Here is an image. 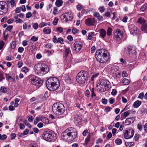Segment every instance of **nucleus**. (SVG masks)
<instances>
[{
    "instance_id": "1",
    "label": "nucleus",
    "mask_w": 147,
    "mask_h": 147,
    "mask_svg": "<svg viewBox=\"0 0 147 147\" xmlns=\"http://www.w3.org/2000/svg\"><path fill=\"white\" fill-rule=\"evenodd\" d=\"M108 51L104 49H101L97 51L95 57L97 61L103 64L108 61L109 58L107 56Z\"/></svg>"
},
{
    "instance_id": "2",
    "label": "nucleus",
    "mask_w": 147,
    "mask_h": 147,
    "mask_svg": "<svg viewBox=\"0 0 147 147\" xmlns=\"http://www.w3.org/2000/svg\"><path fill=\"white\" fill-rule=\"evenodd\" d=\"M52 109L53 113L57 115H63L65 116L67 114V113L65 112L64 106L60 102L54 103L53 105Z\"/></svg>"
},
{
    "instance_id": "3",
    "label": "nucleus",
    "mask_w": 147,
    "mask_h": 147,
    "mask_svg": "<svg viewBox=\"0 0 147 147\" xmlns=\"http://www.w3.org/2000/svg\"><path fill=\"white\" fill-rule=\"evenodd\" d=\"M34 69L35 72L41 76L46 74L49 70L48 66L45 64H37L35 65Z\"/></svg>"
},
{
    "instance_id": "4",
    "label": "nucleus",
    "mask_w": 147,
    "mask_h": 147,
    "mask_svg": "<svg viewBox=\"0 0 147 147\" xmlns=\"http://www.w3.org/2000/svg\"><path fill=\"white\" fill-rule=\"evenodd\" d=\"M42 137L45 141L51 142L55 141L57 138L56 135L53 131L50 130H46L43 132Z\"/></svg>"
},
{
    "instance_id": "5",
    "label": "nucleus",
    "mask_w": 147,
    "mask_h": 147,
    "mask_svg": "<svg viewBox=\"0 0 147 147\" xmlns=\"http://www.w3.org/2000/svg\"><path fill=\"white\" fill-rule=\"evenodd\" d=\"M29 81L33 85L37 86L38 88L40 86L42 83V81L40 78L34 76H32L30 78Z\"/></svg>"
},
{
    "instance_id": "6",
    "label": "nucleus",
    "mask_w": 147,
    "mask_h": 147,
    "mask_svg": "<svg viewBox=\"0 0 147 147\" xmlns=\"http://www.w3.org/2000/svg\"><path fill=\"white\" fill-rule=\"evenodd\" d=\"M67 132L70 141L74 140L77 137V133L76 130L74 128L71 127L68 128L66 130Z\"/></svg>"
},
{
    "instance_id": "7",
    "label": "nucleus",
    "mask_w": 147,
    "mask_h": 147,
    "mask_svg": "<svg viewBox=\"0 0 147 147\" xmlns=\"http://www.w3.org/2000/svg\"><path fill=\"white\" fill-rule=\"evenodd\" d=\"M71 52L70 49L69 47H65L63 58L67 61L69 62L71 58L72 55L71 54Z\"/></svg>"
},
{
    "instance_id": "8",
    "label": "nucleus",
    "mask_w": 147,
    "mask_h": 147,
    "mask_svg": "<svg viewBox=\"0 0 147 147\" xmlns=\"http://www.w3.org/2000/svg\"><path fill=\"white\" fill-rule=\"evenodd\" d=\"M61 18H63V20H65V22L70 21L73 19V16L71 11L62 14Z\"/></svg>"
},
{
    "instance_id": "9",
    "label": "nucleus",
    "mask_w": 147,
    "mask_h": 147,
    "mask_svg": "<svg viewBox=\"0 0 147 147\" xmlns=\"http://www.w3.org/2000/svg\"><path fill=\"white\" fill-rule=\"evenodd\" d=\"M134 131L132 129H129L126 130L124 134L123 137L125 139L131 138L134 135Z\"/></svg>"
},
{
    "instance_id": "10",
    "label": "nucleus",
    "mask_w": 147,
    "mask_h": 147,
    "mask_svg": "<svg viewBox=\"0 0 147 147\" xmlns=\"http://www.w3.org/2000/svg\"><path fill=\"white\" fill-rule=\"evenodd\" d=\"M52 77L48 79L46 81V83L47 87L48 89L51 91H53L55 90H54L53 85Z\"/></svg>"
},
{
    "instance_id": "11",
    "label": "nucleus",
    "mask_w": 147,
    "mask_h": 147,
    "mask_svg": "<svg viewBox=\"0 0 147 147\" xmlns=\"http://www.w3.org/2000/svg\"><path fill=\"white\" fill-rule=\"evenodd\" d=\"M73 49L76 52H79L82 47V45L81 43L78 41L75 42L73 45Z\"/></svg>"
},
{
    "instance_id": "12",
    "label": "nucleus",
    "mask_w": 147,
    "mask_h": 147,
    "mask_svg": "<svg viewBox=\"0 0 147 147\" xmlns=\"http://www.w3.org/2000/svg\"><path fill=\"white\" fill-rule=\"evenodd\" d=\"M135 50L136 48L134 47L128 46L125 48L124 51L126 53L130 55L131 54H135L136 53Z\"/></svg>"
},
{
    "instance_id": "13",
    "label": "nucleus",
    "mask_w": 147,
    "mask_h": 147,
    "mask_svg": "<svg viewBox=\"0 0 147 147\" xmlns=\"http://www.w3.org/2000/svg\"><path fill=\"white\" fill-rule=\"evenodd\" d=\"M53 85V86L54 90H57L60 86V82L58 79L55 77H52Z\"/></svg>"
},
{
    "instance_id": "14",
    "label": "nucleus",
    "mask_w": 147,
    "mask_h": 147,
    "mask_svg": "<svg viewBox=\"0 0 147 147\" xmlns=\"http://www.w3.org/2000/svg\"><path fill=\"white\" fill-rule=\"evenodd\" d=\"M129 29L131 33L132 34H136L138 33L139 29L134 24H132L130 25Z\"/></svg>"
},
{
    "instance_id": "15",
    "label": "nucleus",
    "mask_w": 147,
    "mask_h": 147,
    "mask_svg": "<svg viewBox=\"0 0 147 147\" xmlns=\"http://www.w3.org/2000/svg\"><path fill=\"white\" fill-rule=\"evenodd\" d=\"M99 85L102 87L104 86L107 89H109L110 88V82L105 79L102 80L100 82Z\"/></svg>"
},
{
    "instance_id": "16",
    "label": "nucleus",
    "mask_w": 147,
    "mask_h": 147,
    "mask_svg": "<svg viewBox=\"0 0 147 147\" xmlns=\"http://www.w3.org/2000/svg\"><path fill=\"white\" fill-rule=\"evenodd\" d=\"M95 22L94 18H89L86 20L85 24L88 26H93Z\"/></svg>"
},
{
    "instance_id": "17",
    "label": "nucleus",
    "mask_w": 147,
    "mask_h": 147,
    "mask_svg": "<svg viewBox=\"0 0 147 147\" xmlns=\"http://www.w3.org/2000/svg\"><path fill=\"white\" fill-rule=\"evenodd\" d=\"M114 35L117 40H119L122 37V32L120 30H117L114 33Z\"/></svg>"
},
{
    "instance_id": "18",
    "label": "nucleus",
    "mask_w": 147,
    "mask_h": 147,
    "mask_svg": "<svg viewBox=\"0 0 147 147\" xmlns=\"http://www.w3.org/2000/svg\"><path fill=\"white\" fill-rule=\"evenodd\" d=\"M61 138L62 139L65 140L66 141H71L69 137V136L67 132L65 131H64L61 134Z\"/></svg>"
},
{
    "instance_id": "19",
    "label": "nucleus",
    "mask_w": 147,
    "mask_h": 147,
    "mask_svg": "<svg viewBox=\"0 0 147 147\" xmlns=\"http://www.w3.org/2000/svg\"><path fill=\"white\" fill-rule=\"evenodd\" d=\"M78 74L80 75V76L83 77L86 80H87L88 79L89 76V74L86 71H80Z\"/></svg>"
},
{
    "instance_id": "20",
    "label": "nucleus",
    "mask_w": 147,
    "mask_h": 147,
    "mask_svg": "<svg viewBox=\"0 0 147 147\" xmlns=\"http://www.w3.org/2000/svg\"><path fill=\"white\" fill-rule=\"evenodd\" d=\"M76 80L77 82L80 84H84L86 81L84 78L78 74L76 77Z\"/></svg>"
},
{
    "instance_id": "21",
    "label": "nucleus",
    "mask_w": 147,
    "mask_h": 147,
    "mask_svg": "<svg viewBox=\"0 0 147 147\" xmlns=\"http://www.w3.org/2000/svg\"><path fill=\"white\" fill-rule=\"evenodd\" d=\"M119 67L117 66H113L112 67L110 70L111 73L113 74H119L118 71Z\"/></svg>"
},
{
    "instance_id": "22",
    "label": "nucleus",
    "mask_w": 147,
    "mask_h": 147,
    "mask_svg": "<svg viewBox=\"0 0 147 147\" xmlns=\"http://www.w3.org/2000/svg\"><path fill=\"white\" fill-rule=\"evenodd\" d=\"M134 118L133 117L127 118L125 122L126 125H130L131 122L133 123L134 121Z\"/></svg>"
},
{
    "instance_id": "23",
    "label": "nucleus",
    "mask_w": 147,
    "mask_h": 147,
    "mask_svg": "<svg viewBox=\"0 0 147 147\" xmlns=\"http://www.w3.org/2000/svg\"><path fill=\"white\" fill-rule=\"evenodd\" d=\"M8 9V6L7 3L3 1L0 2V9Z\"/></svg>"
},
{
    "instance_id": "24",
    "label": "nucleus",
    "mask_w": 147,
    "mask_h": 147,
    "mask_svg": "<svg viewBox=\"0 0 147 147\" xmlns=\"http://www.w3.org/2000/svg\"><path fill=\"white\" fill-rule=\"evenodd\" d=\"M100 37L102 38H104L106 35V31L103 29H101L99 31Z\"/></svg>"
},
{
    "instance_id": "25",
    "label": "nucleus",
    "mask_w": 147,
    "mask_h": 147,
    "mask_svg": "<svg viewBox=\"0 0 147 147\" xmlns=\"http://www.w3.org/2000/svg\"><path fill=\"white\" fill-rule=\"evenodd\" d=\"M105 16L107 17H110L111 16L112 17V18H115V12H112L111 11H107L105 13Z\"/></svg>"
},
{
    "instance_id": "26",
    "label": "nucleus",
    "mask_w": 147,
    "mask_h": 147,
    "mask_svg": "<svg viewBox=\"0 0 147 147\" xmlns=\"http://www.w3.org/2000/svg\"><path fill=\"white\" fill-rule=\"evenodd\" d=\"M142 102L138 100L135 102L133 105L134 107V108H138L141 104Z\"/></svg>"
},
{
    "instance_id": "27",
    "label": "nucleus",
    "mask_w": 147,
    "mask_h": 147,
    "mask_svg": "<svg viewBox=\"0 0 147 147\" xmlns=\"http://www.w3.org/2000/svg\"><path fill=\"white\" fill-rule=\"evenodd\" d=\"M142 30L145 33L147 32V24H144L142 26Z\"/></svg>"
},
{
    "instance_id": "28",
    "label": "nucleus",
    "mask_w": 147,
    "mask_h": 147,
    "mask_svg": "<svg viewBox=\"0 0 147 147\" xmlns=\"http://www.w3.org/2000/svg\"><path fill=\"white\" fill-rule=\"evenodd\" d=\"M121 82L123 85H128L130 83L129 80L126 78H124Z\"/></svg>"
},
{
    "instance_id": "29",
    "label": "nucleus",
    "mask_w": 147,
    "mask_h": 147,
    "mask_svg": "<svg viewBox=\"0 0 147 147\" xmlns=\"http://www.w3.org/2000/svg\"><path fill=\"white\" fill-rule=\"evenodd\" d=\"M137 22L140 24H142L146 22V21L143 18L141 17L139 18Z\"/></svg>"
},
{
    "instance_id": "30",
    "label": "nucleus",
    "mask_w": 147,
    "mask_h": 147,
    "mask_svg": "<svg viewBox=\"0 0 147 147\" xmlns=\"http://www.w3.org/2000/svg\"><path fill=\"white\" fill-rule=\"evenodd\" d=\"M49 25L50 26L49 22L45 23L44 22H41L39 25V27L40 28H42L44 26Z\"/></svg>"
},
{
    "instance_id": "31",
    "label": "nucleus",
    "mask_w": 147,
    "mask_h": 147,
    "mask_svg": "<svg viewBox=\"0 0 147 147\" xmlns=\"http://www.w3.org/2000/svg\"><path fill=\"white\" fill-rule=\"evenodd\" d=\"M63 3L62 0H57L55 2V4L57 7H60L62 5Z\"/></svg>"
},
{
    "instance_id": "32",
    "label": "nucleus",
    "mask_w": 147,
    "mask_h": 147,
    "mask_svg": "<svg viewBox=\"0 0 147 147\" xmlns=\"http://www.w3.org/2000/svg\"><path fill=\"white\" fill-rule=\"evenodd\" d=\"M43 32L45 34H50L51 32V30L50 29H47L45 28L43 29Z\"/></svg>"
},
{
    "instance_id": "33",
    "label": "nucleus",
    "mask_w": 147,
    "mask_h": 147,
    "mask_svg": "<svg viewBox=\"0 0 147 147\" xmlns=\"http://www.w3.org/2000/svg\"><path fill=\"white\" fill-rule=\"evenodd\" d=\"M100 88H98V90H99V91L100 92H105L106 90H108L109 89H107V88H103V87L100 86Z\"/></svg>"
},
{
    "instance_id": "34",
    "label": "nucleus",
    "mask_w": 147,
    "mask_h": 147,
    "mask_svg": "<svg viewBox=\"0 0 147 147\" xmlns=\"http://www.w3.org/2000/svg\"><path fill=\"white\" fill-rule=\"evenodd\" d=\"M112 29L111 28L108 27L107 31V34L108 36H110L112 34Z\"/></svg>"
},
{
    "instance_id": "35",
    "label": "nucleus",
    "mask_w": 147,
    "mask_h": 147,
    "mask_svg": "<svg viewBox=\"0 0 147 147\" xmlns=\"http://www.w3.org/2000/svg\"><path fill=\"white\" fill-rule=\"evenodd\" d=\"M91 93V96L92 98H93L94 97L96 96V95L94 92V88H92L90 89Z\"/></svg>"
},
{
    "instance_id": "36",
    "label": "nucleus",
    "mask_w": 147,
    "mask_h": 147,
    "mask_svg": "<svg viewBox=\"0 0 147 147\" xmlns=\"http://www.w3.org/2000/svg\"><path fill=\"white\" fill-rule=\"evenodd\" d=\"M99 73H97L94 74L91 78V80L93 81L94 80V78H96L98 75Z\"/></svg>"
},
{
    "instance_id": "37",
    "label": "nucleus",
    "mask_w": 147,
    "mask_h": 147,
    "mask_svg": "<svg viewBox=\"0 0 147 147\" xmlns=\"http://www.w3.org/2000/svg\"><path fill=\"white\" fill-rule=\"evenodd\" d=\"M23 123L29 128H32V125L29 123L28 122L27 120H25L24 121Z\"/></svg>"
},
{
    "instance_id": "38",
    "label": "nucleus",
    "mask_w": 147,
    "mask_h": 147,
    "mask_svg": "<svg viewBox=\"0 0 147 147\" xmlns=\"http://www.w3.org/2000/svg\"><path fill=\"white\" fill-rule=\"evenodd\" d=\"M131 112V110H128L126 112H124L123 113V114L125 116V117H127L128 116Z\"/></svg>"
},
{
    "instance_id": "39",
    "label": "nucleus",
    "mask_w": 147,
    "mask_h": 147,
    "mask_svg": "<svg viewBox=\"0 0 147 147\" xmlns=\"http://www.w3.org/2000/svg\"><path fill=\"white\" fill-rule=\"evenodd\" d=\"M115 143L117 145H120L122 143V140L119 138L117 139L115 141Z\"/></svg>"
},
{
    "instance_id": "40",
    "label": "nucleus",
    "mask_w": 147,
    "mask_h": 147,
    "mask_svg": "<svg viewBox=\"0 0 147 147\" xmlns=\"http://www.w3.org/2000/svg\"><path fill=\"white\" fill-rule=\"evenodd\" d=\"M134 143L133 142H125V144L126 147H130L132 146L133 145Z\"/></svg>"
},
{
    "instance_id": "41",
    "label": "nucleus",
    "mask_w": 147,
    "mask_h": 147,
    "mask_svg": "<svg viewBox=\"0 0 147 147\" xmlns=\"http://www.w3.org/2000/svg\"><path fill=\"white\" fill-rule=\"evenodd\" d=\"M7 137L6 135L5 134L1 135V134H0V140H3L6 139Z\"/></svg>"
},
{
    "instance_id": "42",
    "label": "nucleus",
    "mask_w": 147,
    "mask_h": 147,
    "mask_svg": "<svg viewBox=\"0 0 147 147\" xmlns=\"http://www.w3.org/2000/svg\"><path fill=\"white\" fill-rule=\"evenodd\" d=\"M94 32H90L89 33V34L88 36V39L91 40L92 38V36L94 35Z\"/></svg>"
},
{
    "instance_id": "43",
    "label": "nucleus",
    "mask_w": 147,
    "mask_h": 147,
    "mask_svg": "<svg viewBox=\"0 0 147 147\" xmlns=\"http://www.w3.org/2000/svg\"><path fill=\"white\" fill-rule=\"evenodd\" d=\"M90 136L88 135L87 136V138L85 140V143L86 144H87L90 140Z\"/></svg>"
},
{
    "instance_id": "44",
    "label": "nucleus",
    "mask_w": 147,
    "mask_h": 147,
    "mask_svg": "<svg viewBox=\"0 0 147 147\" xmlns=\"http://www.w3.org/2000/svg\"><path fill=\"white\" fill-rule=\"evenodd\" d=\"M22 71L24 72L25 73H27L29 71L28 68L26 67H24L22 68Z\"/></svg>"
},
{
    "instance_id": "45",
    "label": "nucleus",
    "mask_w": 147,
    "mask_h": 147,
    "mask_svg": "<svg viewBox=\"0 0 147 147\" xmlns=\"http://www.w3.org/2000/svg\"><path fill=\"white\" fill-rule=\"evenodd\" d=\"M32 26L33 28L35 30L37 29L38 26V24L37 23H34L32 24Z\"/></svg>"
},
{
    "instance_id": "46",
    "label": "nucleus",
    "mask_w": 147,
    "mask_h": 147,
    "mask_svg": "<svg viewBox=\"0 0 147 147\" xmlns=\"http://www.w3.org/2000/svg\"><path fill=\"white\" fill-rule=\"evenodd\" d=\"M57 31L59 33L62 32L63 31V28L61 27H59L57 28Z\"/></svg>"
},
{
    "instance_id": "47",
    "label": "nucleus",
    "mask_w": 147,
    "mask_h": 147,
    "mask_svg": "<svg viewBox=\"0 0 147 147\" xmlns=\"http://www.w3.org/2000/svg\"><path fill=\"white\" fill-rule=\"evenodd\" d=\"M29 132V130L26 129L21 134V135L23 136H25Z\"/></svg>"
},
{
    "instance_id": "48",
    "label": "nucleus",
    "mask_w": 147,
    "mask_h": 147,
    "mask_svg": "<svg viewBox=\"0 0 147 147\" xmlns=\"http://www.w3.org/2000/svg\"><path fill=\"white\" fill-rule=\"evenodd\" d=\"M53 46V45L51 43H48L45 45V47L48 49H51Z\"/></svg>"
},
{
    "instance_id": "49",
    "label": "nucleus",
    "mask_w": 147,
    "mask_h": 147,
    "mask_svg": "<svg viewBox=\"0 0 147 147\" xmlns=\"http://www.w3.org/2000/svg\"><path fill=\"white\" fill-rule=\"evenodd\" d=\"M0 91L1 92H7L6 88L5 87H1L0 89Z\"/></svg>"
},
{
    "instance_id": "50",
    "label": "nucleus",
    "mask_w": 147,
    "mask_h": 147,
    "mask_svg": "<svg viewBox=\"0 0 147 147\" xmlns=\"http://www.w3.org/2000/svg\"><path fill=\"white\" fill-rule=\"evenodd\" d=\"M10 3H11V6L12 7H14L16 5L15 1L14 0H11L10 1Z\"/></svg>"
},
{
    "instance_id": "51",
    "label": "nucleus",
    "mask_w": 147,
    "mask_h": 147,
    "mask_svg": "<svg viewBox=\"0 0 147 147\" xmlns=\"http://www.w3.org/2000/svg\"><path fill=\"white\" fill-rule=\"evenodd\" d=\"M31 40L34 42H35L38 40V37H36L35 36H33L31 37Z\"/></svg>"
},
{
    "instance_id": "52",
    "label": "nucleus",
    "mask_w": 147,
    "mask_h": 147,
    "mask_svg": "<svg viewBox=\"0 0 147 147\" xmlns=\"http://www.w3.org/2000/svg\"><path fill=\"white\" fill-rule=\"evenodd\" d=\"M90 93L88 90H87L86 91L85 96L87 97H89L90 96Z\"/></svg>"
},
{
    "instance_id": "53",
    "label": "nucleus",
    "mask_w": 147,
    "mask_h": 147,
    "mask_svg": "<svg viewBox=\"0 0 147 147\" xmlns=\"http://www.w3.org/2000/svg\"><path fill=\"white\" fill-rule=\"evenodd\" d=\"M58 21V18L55 17L53 22V24L54 25H56L57 24Z\"/></svg>"
},
{
    "instance_id": "54",
    "label": "nucleus",
    "mask_w": 147,
    "mask_h": 147,
    "mask_svg": "<svg viewBox=\"0 0 147 147\" xmlns=\"http://www.w3.org/2000/svg\"><path fill=\"white\" fill-rule=\"evenodd\" d=\"M4 42L3 41H1L0 42V49L1 50L3 48L4 45Z\"/></svg>"
},
{
    "instance_id": "55",
    "label": "nucleus",
    "mask_w": 147,
    "mask_h": 147,
    "mask_svg": "<svg viewBox=\"0 0 147 147\" xmlns=\"http://www.w3.org/2000/svg\"><path fill=\"white\" fill-rule=\"evenodd\" d=\"M28 147H38V145L36 143H33L29 145Z\"/></svg>"
},
{
    "instance_id": "56",
    "label": "nucleus",
    "mask_w": 147,
    "mask_h": 147,
    "mask_svg": "<svg viewBox=\"0 0 147 147\" xmlns=\"http://www.w3.org/2000/svg\"><path fill=\"white\" fill-rule=\"evenodd\" d=\"M13 28V26L11 25H9L7 26L6 29V30L7 31H10Z\"/></svg>"
},
{
    "instance_id": "57",
    "label": "nucleus",
    "mask_w": 147,
    "mask_h": 147,
    "mask_svg": "<svg viewBox=\"0 0 147 147\" xmlns=\"http://www.w3.org/2000/svg\"><path fill=\"white\" fill-rule=\"evenodd\" d=\"M144 96V94L143 92L141 93L138 96V98L141 99L142 100Z\"/></svg>"
},
{
    "instance_id": "58",
    "label": "nucleus",
    "mask_w": 147,
    "mask_h": 147,
    "mask_svg": "<svg viewBox=\"0 0 147 147\" xmlns=\"http://www.w3.org/2000/svg\"><path fill=\"white\" fill-rule=\"evenodd\" d=\"M18 51L19 53H22L24 51V48L22 47H20L18 49Z\"/></svg>"
},
{
    "instance_id": "59",
    "label": "nucleus",
    "mask_w": 147,
    "mask_h": 147,
    "mask_svg": "<svg viewBox=\"0 0 147 147\" xmlns=\"http://www.w3.org/2000/svg\"><path fill=\"white\" fill-rule=\"evenodd\" d=\"M19 126L20 128L21 129H24L25 128V126L23 123H20Z\"/></svg>"
},
{
    "instance_id": "60",
    "label": "nucleus",
    "mask_w": 147,
    "mask_h": 147,
    "mask_svg": "<svg viewBox=\"0 0 147 147\" xmlns=\"http://www.w3.org/2000/svg\"><path fill=\"white\" fill-rule=\"evenodd\" d=\"M72 33L74 34H75L77 33L78 30L75 28H73L72 30Z\"/></svg>"
},
{
    "instance_id": "61",
    "label": "nucleus",
    "mask_w": 147,
    "mask_h": 147,
    "mask_svg": "<svg viewBox=\"0 0 147 147\" xmlns=\"http://www.w3.org/2000/svg\"><path fill=\"white\" fill-rule=\"evenodd\" d=\"M43 121H42L44 123H48L49 121V119L47 117H45L43 118Z\"/></svg>"
},
{
    "instance_id": "62",
    "label": "nucleus",
    "mask_w": 147,
    "mask_h": 147,
    "mask_svg": "<svg viewBox=\"0 0 147 147\" xmlns=\"http://www.w3.org/2000/svg\"><path fill=\"white\" fill-rule=\"evenodd\" d=\"M115 101L114 98H110L109 99V101L110 104H113L115 102Z\"/></svg>"
},
{
    "instance_id": "63",
    "label": "nucleus",
    "mask_w": 147,
    "mask_h": 147,
    "mask_svg": "<svg viewBox=\"0 0 147 147\" xmlns=\"http://www.w3.org/2000/svg\"><path fill=\"white\" fill-rule=\"evenodd\" d=\"M105 111L106 112H108L110 111H111V107H109V106H107L105 108Z\"/></svg>"
},
{
    "instance_id": "64",
    "label": "nucleus",
    "mask_w": 147,
    "mask_h": 147,
    "mask_svg": "<svg viewBox=\"0 0 147 147\" xmlns=\"http://www.w3.org/2000/svg\"><path fill=\"white\" fill-rule=\"evenodd\" d=\"M63 42V39L61 37H60L58 38L57 39V42L62 43Z\"/></svg>"
}]
</instances>
